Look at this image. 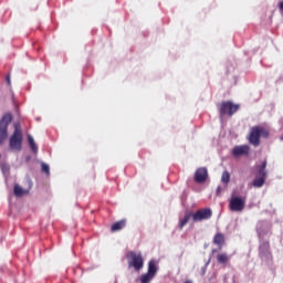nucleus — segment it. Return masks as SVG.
Instances as JSON below:
<instances>
[{
    "instance_id": "nucleus-23",
    "label": "nucleus",
    "mask_w": 283,
    "mask_h": 283,
    "mask_svg": "<svg viewBox=\"0 0 283 283\" xmlns=\"http://www.w3.org/2000/svg\"><path fill=\"white\" fill-rule=\"evenodd\" d=\"M279 10L283 13V1L279 2Z\"/></svg>"
},
{
    "instance_id": "nucleus-20",
    "label": "nucleus",
    "mask_w": 283,
    "mask_h": 283,
    "mask_svg": "<svg viewBox=\"0 0 283 283\" xmlns=\"http://www.w3.org/2000/svg\"><path fill=\"white\" fill-rule=\"evenodd\" d=\"M42 171L46 174V176H50V166L48 164H42Z\"/></svg>"
},
{
    "instance_id": "nucleus-2",
    "label": "nucleus",
    "mask_w": 283,
    "mask_h": 283,
    "mask_svg": "<svg viewBox=\"0 0 283 283\" xmlns=\"http://www.w3.org/2000/svg\"><path fill=\"white\" fill-rule=\"evenodd\" d=\"M9 147L12 151H21L23 149V129L19 122L13 124V133L9 138Z\"/></svg>"
},
{
    "instance_id": "nucleus-12",
    "label": "nucleus",
    "mask_w": 283,
    "mask_h": 283,
    "mask_svg": "<svg viewBox=\"0 0 283 283\" xmlns=\"http://www.w3.org/2000/svg\"><path fill=\"white\" fill-rule=\"evenodd\" d=\"M213 244H217L219 247V250H222V247H224V234L217 233L213 238Z\"/></svg>"
},
{
    "instance_id": "nucleus-24",
    "label": "nucleus",
    "mask_w": 283,
    "mask_h": 283,
    "mask_svg": "<svg viewBox=\"0 0 283 283\" xmlns=\"http://www.w3.org/2000/svg\"><path fill=\"white\" fill-rule=\"evenodd\" d=\"M6 81H7L8 85H11L10 75L6 76Z\"/></svg>"
},
{
    "instance_id": "nucleus-19",
    "label": "nucleus",
    "mask_w": 283,
    "mask_h": 283,
    "mask_svg": "<svg viewBox=\"0 0 283 283\" xmlns=\"http://www.w3.org/2000/svg\"><path fill=\"white\" fill-rule=\"evenodd\" d=\"M221 182L224 185H229V182H231V174H229V171L226 170L222 172Z\"/></svg>"
},
{
    "instance_id": "nucleus-15",
    "label": "nucleus",
    "mask_w": 283,
    "mask_h": 283,
    "mask_svg": "<svg viewBox=\"0 0 283 283\" xmlns=\"http://www.w3.org/2000/svg\"><path fill=\"white\" fill-rule=\"evenodd\" d=\"M13 193L18 198H21V196H25V193H29V191L23 189L19 184H15L14 189H13Z\"/></svg>"
},
{
    "instance_id": "nucleus-18",
    "label": "nucleus",
    "mask_w": 283,
    "mask_h": 283,
    "mask_svg": "<svg viewBox=\"0 0 283 283\" xmlns=\"http://www.w3.org/2000/svg\"><path fill=\"white\" fill-rule=\"evenodd\" d=\"M259 176L262 178H266V160H264L260 166H259Z\"/></svg>"
},
{
    "instance_id": "nucleus-16",
    "label": "nucleus",
    "mask_w": 283,
    "mask_h": 283,
    "mask_svg": "<svg viewBox=\"0 0 283 283\" xmlns=\"http://www.w3.org/2000/svg\"><path fill=\"white\" fill-rule=\"evenodd\" d=\"M229 260H231V259L229 258V254H227V253H220L217 255L218 264H223V266H227V263L229 262Z\"/></svg>"
},
{
    "instance_id": "nucleus-22",
    "label": "nucleus",
    "mask_w": 283,
    "mask_h": 283,
    "mask_svg": "<svg viewBox=\"0 0 283 283\" xmlns=\"http://www.w3.org/2000/svg\"><path fill=\"white\" fill-rule=\"evenodd\" d=\"M222 193V187L218 186L217 188V196H220Z\"/></svg>"
},
{
    "instance_id": "nucleus-17",
    "label": "nucleus",
    "mask_w": 283,
    "mask_h": 283,
    "mask_svg": "<svg viewBox=\"0 0 283 283\" xmlns=\"http://www.w3.org/2000/svg\"><path fill=\"white\" fill-rule=\"evenodd\" d=\"M264 182H266V177H256L252 185L253 187H256L258 189H260L261 187H264Z\"/></svg>"
},
{
    "instance_id": "nucleus-13",
    "label": "nucleus",
    "mask_w": 283,
    "mask_h": 283,
    "mask_svg": "<svg viewBox=\"0 0 283 283\" xmlns=\"http://www.w3.org/2000/svg\"><path fill=\"white\" fill-rule=\"evenodd\" d=\"M270 249L271 244L269 243V241H263L259 248L260 255H269Z\"/></svg>"
},
{
    "instance_id": "nucleus-8",
    "label": "nucleus",
    "mask_w": 283,
    "mask_h": 283,
    "mask_svg": "<svg viewBox=\"0 0 283 283\" xmlns=\"http://www.w3.org/2000/svg\"><path fill=\"white\" fill-rule=\"evenodd\" d=\"M158 273V263L156 260H150L148 262V271L147 273L143 274L140 276V283H149L154 277H156V274Z\"/></svg>"
},
{
    "instance_id": "nucleus-26",
    "label": "nucleus",
    "mask_w": 283,
    "mask_h": 283,
    "mask_svg": "<svg viewBox=\"0 0 283 283\" xmlns=\"http://www.w3.org/2000/svg\"><path fill=\"white\" fill-rule=\"evenodd\" d=\"M185 283H192L191 281H186Z\"/></svg>"
},
{
    "instance_id": "nucleus-21",
    "label": "nucleus",
    "mask_w": 283,
    "mask_h": 283,
    "mask_svg": "<svg viewBox=\"0 0 283 283\" xmlns=\"http://www.w3.org/2000/svg\"><path fill=\"white\" fill-rule=\"evenodd\" d=\"M207 266H209V263H206L205 266L201 268V270H200V275L201 276L207 275Z\"/></svg>"
},
{
    "instance_id": "nucleus-10",
    "label": "nucleus",
    "mask_w": 283,
    "mask_h": 283,
    "mask_svg": "<svg viewBox=\"0 0 283 283\" xmlns=\"http://www.w3.org/2000/svg\"><path fill=\"white\" fill-rule=\"evenodd\" d=\"M251 147L249 145L234 146L232 149V156L240 158V156H249Z\"/></svg>"
},
{
    "instance_id": "nucleus-3",
    "label": "nucleus",
    "mask_w": 283,
    "mask_h": 283,
    "mask_svg": "<svg viewBox=\"0 0 283 283\" xmlns=\"http://www.w3.org/2000/svg\"><path fill=\"white\" fill-rule=\"evenodd\" d=\"M269 130L262 126H254L250 129L248 140L253 147H260V138H268Z\"/></svg>"
},
{
    "instance_id": "nucleus-4",
    "label": "nucleus",
    "mask_w": 283,
    "mask_h": 283,
    "mask_svg": "<svg viewBox=\"0 0 283 283\" xmlns=\"http://www.w3.org/2000/svg\"><path fill=\"white\" fill-rule=\"evenodd\" d=\"M126 260L128 262L129 269H135V271H142L145 266V259H143V253L130 251L126 254Z\"/></svg>"
},
{
    "instance_id": "nucleus-7",
    "label": "nucleus",
    "mask_w": 283,
    "mask_h": 283,
    "mask_svg": "<svg viewBox=\"0 0 283 283\" xmlns=\"http://www.w3.org/2000/svg\"><path fill=\"white\" fill-rule=\"evenodd\" d=\"M220 116H233L240 109L239 104H234L231 101L221 102L218 105Z\"/></svg>"
},
{
    "instance_id": "nucleus-6",
    "label": "nucleus",
    "mask_w": 283,
    "mask_h": 283,
    "mask_svg": "<svg viewBox=\"0 0 283 283\" xmlns=\"http://www.w3.org/2000/svg\"><path fill=\"white\" fill-rule=\"evenodd\" d=\"M247 207V197L232 195L229 200V209L234 213H242Z\"/></svg>"
},
{
    "instance_id": "nucleus-9",
    "label": "nucleus",
    "mask_w": 283,
    "mask_h": 283,
    "mask_svg": "<svg viewBox=\"0 0 283 283\" xmlns=\"http://www.w3.org/2000/svg\"><path fill=\"white\" fill-rule=\"evenodd\" d=\"M209 178V171L206 167H200L195 172V182H198V185H202L203 182H207V179Z\"/></svg>"
},
{
    "instance_id": "nucleus-25",
    "label": "nucleus",
    "mask_w": 283,
    "mask_h": 283,
    "mask_svg": "<svg viewBox=\"0 0 283 283\" xmlns=\"http://www.w3.org/2000/svg\"><path fill=\"white\" fill-rule=\"evenodd\" d=\"M2 169H7V171H10V167L8 166L2 167Z\"/></svg>"
},
{
    "instance_id": "nucleus-1",
    "label": "nucleus",
    "mask_w": 283,
    "mask_h": 283,
    "mask_svg": "<svg viewBox=\"0 0 283 283\" xmlns=\"http://www.w3.org/2000/svg\"><path fill=\"white\" fill-rule=\"evenodd\" d=\"M211 216H213V212L209 208L199 209L195 213L186 212L184 218L179 221V229L182 231L190 219H192L193 222H202V220H209Z\"/></svg>"
},
{
    "instance_id": "nucleus-14",
    "label": "nucleus",
    "mask_w": 283,
    "mask_h": 283,
    "mask_svg": "<svg viewBox=\"0 0 283 283\" xmlns=\"http://www.w3.org/2000/svg\"><path fill=\"white\" fill-rule=\"evenodd\" d=\"M28 143L31 151H33V154H39V146H36V142H34V137H32L31 135H28Z\"/></svg>"
},
{
    "instance_id": "nucleus-5",
    "label": "nucleus",
    "mask_w": 283,
    "mask_h": 283,
    "mask_svg": "<svg viewBox=\"0 0 283 283\" xmlns=\"http://www.w3.org/2000/svg\"><path fill=\"white\" fill-rule=\"evenodd\" d=\"M12 113H6L0 119V145L8 140V127L12 123Z\"/></svg>"
},
{
    "instance_id": "nucleus-11",
    "label": "nucleus",
    "mask_w": 283,
    "mask_h": 283,
    "mask_svg": "<svg viewBox=\"0 0 283 283\" xmlns=\"http://www.w3.org/2000/svg\"><path fill=\"white\" fill-rule=\"evenodd\" d=\"M126 226H127V220L122 219L112 224L111 231L112 233H116V231H123V229H125Z\"/></svg>"
}]
</instances>
